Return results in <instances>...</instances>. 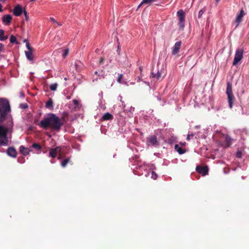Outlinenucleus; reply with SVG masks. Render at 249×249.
I'll use <instances>...</instances> for the list:
<instances>
[{
	"label": "nucleus",
	"instance_id": "f257e3e1",
	"mask_svg": "<svg viewBox=\"0 0 249 249\" xmlns=\"http://www.w3.org/2000/svg\"><path fill=\"white\" fill-rule=\"evenodd\" d=\"M39 125L45 129L50 127L55 130L59 131L62 125V123L59 117L55 114H49L40 121Z\"/></svg>",
	"mask_w": 249,
	"mask_h": 249
},
{
	"label": "nucleus",
	"instance_id": "f03ea898",
	"mask_svg": "<svg viewBox=\"0 0 249 249\" xmlns=\"http://www.w3.org/2000/svg\"><path fill=\"white\" fill-rule=\"evenodd\" d=\"M7 127L0 125V145L8 144L7 133H11L13 131V122L11 117L8 118Z\"/></svg>",
	"mask_w": 249,
	"mask_h": 249
},
{
	"label": "nucleus",
	"instance_id": "7ed1b4c3",
	"mask_svg": "<svg viewBox=\"0 0 249 249\" xmlns=\"http://www.w3.org/2000/svg\"><path fill=\"white\" fill-rule=\"evenodd\" d=\"M10 111V107L8 101L3 98L0 99V123L5 120L6 115Z\"/></svg>",
	"mask_w": 249,
	"mask_h": 249
},
{
	"label": "nucleus",
	"instance_id": "20e7f679",
	"mask_svg": "<svg viewBox=\"0 0 249 249\" xmlns=\"http://www.w3.org/2000/svg\"><path fill=\"white\" fill-rule=\"evenodd\" d=\"M226 94L228 96V101L230 108L232 107V105L234 100V97L232 93L231 84L228 82L227 83V87L226 89Z\"/></svg>",
	"mask_w": 249,
	"mask_h": 249
},
{
	"label": "nucleus",
	"instance_id": "39448f33",
	"mask_svg": "<svg viewBox=\"0 0 249 249\" xmlns=\"http://www.w3.org/2000/svg\"><path fill=\"white\" fill-rule=\"evenodd\" d=\"M146 144L148 146L151 145L156 147L159 146L160 143L157 137L155 135H152L146 138Z\"/></svg>",
	"mask_w": 249,
	"mask_h": 249
},
{
	"label": "nucleus",
	"instance_id": "423d86ee",
	"mask_svg": "<svg viewBox=\"0 0 249 249\" xmlns=\"http://www.w3.org/2000/svg\"><path fill=\"white\" fill-rule=\"evenodd\" d=\"M177 16L178 17V25L180 28L183 29L184 27L185 13L182 10L180 9L177 12Z\"/></svg>",
	"mask_w": 249,
	"mask_h": 249
},
{
	"label": "nucleus",
	"instance_id": "0eeeda50",
	"mask_svg": "<svg viewBox=\"0 0 249 249\" xmlns=\"http://www.w3.org/2000/svg\"><path fill=\"white\" fill-rule=\"evenodd\" d=\"M243 50L242 49H237L234 55L232 65L235 66L243 58Z\"/></svg>",
	"mask_w": 249,
	"mask_h": 249
},
{
	"label": "nucleus",
	"instance_id": "6e6552de",
	"mask_svg": "<svg viewBox=\"0 0 249 249\" xmlns=\"http://www.w3.org/2000/svg\"><path fill=\"white\" fill-rule=\"evenodd\" d=\"M25 41L26 42V46L28 49L27 51L25 52V55L28 60L29 61H32L34 58L33 54V48L27 41L26 40H25Z\"/></svg>",
	"mask_w": 249,
	"mask_h": 249
},
{
	"label": "nucleus",
	"instance_id": "1a4fd4ad",
	"mask_svg": "<svg viewBox=\"0 0 249 249\" xmlns=\"http://www.w3.org/2000/svg\"><path fill=\"white\" fill-rule=\"evenodd\" d=\"M61 151V147L57 146L55 148H51L49 151V157L54 158L56 157L58 152H60Z\"/></svg>",
	"mask_w": 249,
	"mask_h": 249
},
{
	"label": "nucleus",
	"instance_id": "9d476101",
	"mask_svg": "<svg viewBox=\"0 0 249 249\" xmlns=\"http://www.w3.org/2000/svg\"><path fill=\"white\" fill-rule=\"evenodd\" d=\"M196 171L203 176H205L208 174V169L207 167L197 166L196 167Z\"/></svg>",
	"mask_w": 249,
	"mask_h": 249
},
{
	"label": "nucleus",
	"instance_id": "9b49d317",
	"mask_svg": "<svg viewBox=\"0 0 249 249\" xmlns=\"http://www.w3.org/2000/svg\"><path fill=\"white\" fill-rule=\"evenodd\" d=\"M245 15V13L243 9L240 10V13L237 16L236 18L235 19V22L236 23V27L238 26L242 20V18Z\"/></svg>",
	"mask_w": 249,
	"mask_h": 249
},
{
	"label": "nucleus",
	"instance_id": "f8f14e48",
	"mask_svg": "<svg viewBox=\"0 0 249 249\" xmlns=\"http://www.w3.org/2000/svg\"><path fill=\"white\" fill-rule=\"evenodd\" d=\"M23 10L19 4L16 5L13 10V13L16 16H19L23 12Z\"/></svg>",
	"mask_w": 249,
	"mask_h": 249
},
{
	"label": "nucleus",
	"instance_id": "ddd939ff",
	"mask_svg": "<svg viewBox=\"0 0 249 249\" xmlns=\"http://www.w3.org/2000/svg\"><path fill=\"white\" fill-rule=\"evenodd\" d=\"M180 46H181V42L180 41L176 42V43L175 44V45L173 48V50H172V53L173 54L175 55L178 53L179 50L180 48Z\"/></svg>",
	"mask_w": 249,
	"mask_h": 249
},
{
	"label": "nucleus",
	"instance_id": "4468645a",
	"mask_svg": "<svg viewBox=\"0 0 249 249\" xmlns=\"http://www.w3.org/2000/svg\"><path fill=\"white\" fill-rule=\"evenodd\" d=\"M7 154L12 157L15 158L17 156V151L13 147H9L7 151Z\"/></svg>",
	"mask_w": 249,
	"mask_h": 249
},
{
	"label": "nucleus",
	"instance_id": "2eb2a0df",
	"mask_svg": "<svg viewBox=\"0 0 249 249\" xmlns=\"http://www.w3.org/2000/svg\"><path fill=\"white\" fill-rule=\"evenodd\" d=\"M12 18V16L10 15H6L2 17V20L4 23L8 25L11 22Z\"/></svg>",
	"mask_w": 249,
	"mask_h": 249
},
{
	"label": "nucleus",
	"instance_id": "dca6fc26",
	"mask_svg": "<svg viewBox=\"0 0 249 249\" xmlns=\"http://www.w3.org/2000/svg\"><path fill=\"white\" fill-rule=\"evenodd\" d=\"M19 150L20 153L25 156L29 155L30 151H32L30 150L28 148L24 147L23 145L20 146Z\"/></svg>",
	"mask_w": 249,
	"mask_h": 249
},
{
	"label": "nucleus",
	"instance_id": "f3484780",
	"mask_svg": "<svg viewBox=\"0 0 249 249\" xmlns=\"http://www.w3.org/2000/svg\"><path fill=\"white\" fill-rule=\"evenodd\" d=\"M232 139L229 137V136L227 135L225 137V141H224V144L225 146L226 147H229L231 145L232 143Z\"/></svg>",
	"mask_w": 249,
	"mask_h": 249
},
{
	"label": "nucleus",
	"instance_id": "a211bd4d",
	"mask_svg": "<svg viewBox=\"0 0 249 249\" xmlns=\"http://www.w3.org/2000/svg\"><path fill=\"white\" fill-rule=\"evenodd\" d=\"M112 115L108 112L106 113L102 117V119L103 120H112Z\"/></svg>",
	"mask_w": 249,
	"mask_h": 249
},
{
	"label": "nucleus",
	"instance_id": "6ab92c4d",
	"mask_svg": "<svg viewBox=\"0 0 249 249\" xmlns=\"http://www.w3.org/2000/svg\"><path fill=\"white\" fill-rule=\"evenodd\" d=\"M175 149L179 154H183L186 152V151L180 147L178 144H176L175 145Z\"/></svg>",
	"mask_w": 249,
	"mask_h": 249
},
{
	"label": "nucleus",
	"instance_id": "aec40b11",
	"mask_svg": "<svg viewBox=\"0 0 249 249\" xmlns=\"http://www.w3.org/2000/svg\"><path fill=\"white\" fill-rule=\"evenodd\" d=\"M157 0H142L141 3L138 6V9L139 8L142 4H149L153 2L156 1Z\"/></svg>",
	"mask_w": 249,
	"mask_h": 249
},
{
	"label": "nucleus",
	"instance_id": "412c9836",
	"mask_svg": "<svg viewBox=\"0 0 249 249\" xmlns=\"http://www.w3.org/2000/svg\"><path fill=\"white\" fill-rule=\"evenodd\" d=\"M4 31L2 29H0V40L1 41H4L8 38V36H4Z\"/></svg>",
	"mask_w": 249,
	"mask_h": 249
},
{
	"label": "nucleus",
	"instance_id": "4be33fe9",
	"mask_svg": "<svg viewBox=\"0 0 249 249\" xmlns=\"http://www.w3.org/2000/svg\"><path fill=\"white\" fill-rule=\"evenodd\" d=\"M70 162V158H68L63 160H62L61 162V165L63 167H65L67 164Z\"/></svg>",
	"mask_w": 249,
	"mask_h": 249
},
{
	"label": "nucleus",
	"instance_id": "5701e85b",
	"mask_svg": "<svg viewBox=\"0 0 249 249\" xmlns=\"http://www.w3.org/2000/svg\"><path fill=\"white\" fill-rule=\"evenodd\" d=\"M153 77L156 78L157 80H159L161 76V72L160 71H158L156 73H152Z\"/></svg>",
	"mask_w": 249,
	"mask_h": 249
},
{
	"label": "nucleus",
	"instance_id": "b1692460",
	"mask_svg": "<svg viewBox=\"0 0 249 249\" xmlns=\"http://www.w3.org/2000/svg\"><path fill=\"white\" fill-rule=\"evenodd\" d=\"M45 107L47 108H52L53 107V102L52 99H50L46 103Z\"/></svg>",
	"mask_w": 249,
	"mask_h": 249
},
{
	"label": "nucleus",
	"instance_id": "393cba45",
	"mask_svg": "<svg viewBox=\"0 0 249 249\" xmlns=\"http://www.w3.org/2000/svg\"><path fill=\"white\" fill-rule=\"evenodd\" d=\"M58 85L57 83H53L50 86V89L52 91H55L57 88Z\"/></svg>",
	"mask_w": 249,
	"mask_h": 249
},
{
	"label": "nucleus",
	"instance_id": "a878e982",
	"mask_svg": "<svg viewBox=\"0 0 249 249\" xmlns=\"http://www.w3.org/2000/svg\"><path fill=\"white\" fill-rule=\"evenodd\" d=\"M10 41L11 43L18 44L16 37L13 35H11L10 37Z\"/></svg>",
	"mask_w": 249,
	"mask_h": 249
},
{
	"label": "nucleus",
	"instance_id": "bb28decb",
	"mask_svg": "<svg viewBox=\"0 0 249 249\" xmlns=\"http://www.w3.org/2000/svg\"><path fill=\"white\" fill-rule=\"evenodd\" d=\"M32 147L38 151H40L41 150V146L38 143H35L33 144Z\"/></svg>",
	"mask_w": 249,
	"mask_h": 249
},
{
	"label": "nucleus",
	"instance_id": "cd10ccee",
	"mask_svg": "<svg viewBox=\"0 0 249 249\" xmlns=\"http://www.w3.org/2000/svg\"><path fill=\"white\" fill-rule=\"evenodd\" d=\"M69 52V49H66L63 50V53H62V56L63 58H65L68 54Z\"/></svg>",
	"mask_w": 249,
	"mask_h": 249
},
{
	"label": "nucleus",
	"instance_id": "c85d7f7f",
	"mask_svg": "<svg viewBox=\"0 0 249 249\" xmlns=\"http://www.w3.org/2000/svg\"><path fill=\"white\" fill-rule=\"evenodd\" d=\"M151 177L153 179H156L157 178H158V175H157V174L154 171H152L151 172Z\"/></svg>",
	"mask_w": 249,
	"mask_h": 249
},
{
	"label": "nucleus",
	"instance_id": "c756f323",
	"mask_svg": "<svg viewBox=\"0 0 249 249\" xmlns=\"http://www.w3.org/2000/svg\"><path fill=\"white\" fill-rule=\"evenodd\" d=\"M123 77V75L122 74H119V76H118V78L117 79V82L119 83H122V79Z\"/></svg>",
	"mask_w": 249,
	"mask_h": 249
},
{
	"label": "nucleus",
	"instance_id": "7c9ffc66",
	"mask_svg": "<svg viewBox=\"0 0 249 249\" xmlns=\"http://www.w3.org/2000/svg\"><path fill=\"white\" fill-rule=\"evenodd\" d=\"M205 11V10L204 9H201L199 11L198 16V18H200L201 17Z\"/></svg>",
	"mask_w": 249,
	"mask_h": 249
},
{
	"label": "nucleus",
	"instance_id": "2f4dec72",
	"mask_svg": "<svg viewBox=\"0 0 249 249\" xmlns=\"http://www.w3.org/2000/svg\"><path fill=\"white\" fill-rule=\"evenodd\" d=\"M23 12L24 13V15L25 16V20H28V19H29V17L27 15V11L25 10V9H24L23 11Z\"/></svg>",
	"mask_w": 249,
	"mask_h": 249
},
{
	"label": "nucleus",
	"instance_id": "473e14b6",
	"mask_svg": "<svg viewBox=\"0 0 249 249\" xmlns=\"http://www.w3.org/2000/svg\"><path fill=\"white\" fill-rule=\"evenodd\" d=\"M236 157L238 158H242V152L241 151H237L236 153Z\"/></svg>",
	"mask_w": 249,
	"mask_h": 249
},
{
	"label": "nucleus",
	"instance_id": "72a5a7b5",
	"mask_svg": "<svg viewBox=\"0 0 249 249\" xmlns=\"http://www.w3.org/2000/svg\"><path fill=\"white\" fill-rule=\"evenodd\" d=\"M72 102L75 107L77 106L79 104V102L76 100H73Z\"/></svg>",
	"mask_w": 249,
	"mask_h": 249
},
{
	"label": "nucleus",
	"instance_id": "f704fd0d",
	"mask_svg": "<svg viewBox=\"0 0 249 249\" xmlns=\"http://www.w3.org/2000/svg\"><path fill=\"white\" fill-rule=\"evenodd\" d=\"M4 48V45L2 43H0V52L3 51Z\"/></svg>",
	"mask_w": 249,
	"mask_h": 249
},
{
	"label": "nucleus",
	"instance_id": "c9c22d12",
	"mask_svg": "<svg viewBox=\"0 0 249 249\" xmlns=\"http://www.w3.org/2000/svg\"><path fill=\"white\" fill-rule=\"evenodd\" d=\"M194 135L193 134H188V135H187V140L188 141H189V140H190V137H193V136H194Z\"/></svg>",
	"mask_w": 249,
	"mask_h": 249
},
{
	"label": "nucleus",
	"instance_id": "e433bc0d",
	"mask_svg": "<svg viewBox=\"0 0 249 249\" xmlns=\"http://www.w3.org/2000/svg\"><path fill=\"white\" fill-rule=\"evenodd\" d=\"M50 20L53 23H57V21L53 18H50Z\"/></svg>",
	"mask_w": 249,
	"mask_h": 249
},
{
	"label": "nucleus",
	"instance_id": "4c0bfd02",
	"mask_svg": "<svg viewBox=\"0 0 249 249\" xmlns=\"http://www.w3.org/2000/svg\"><path fill=\"white\" fill-rule=\"evenodd\" d=\"M141 77L142 76H139L138 77L137 82H139L141 80Z\"/></svg>",
	"mask_w": 249,
	"mask_h": 249
},
{
	"label": "nucleus",
	"instance_id": "58836bf2",
	"mask_svg": "<svg viewBox=\"0 0 249 249\" xmlns=\"http://www.w3.org/2000/svg\"><path fill=\"white\" fill-rule=\"evenodd\" d=\"M2 12V6H1V4L0 3V12Z\"/></svg>",
	"mask_w": 249,
	"mask_h": 249
},
{
	"label": "nucleus",
	"instance_id": "ea45409f",
	"mask_svg": "<svg viewBox=\"0 0 249 249\" xmlns=\"http://www.w3.org/2000/svg\"><path fill=\"white\" fill-rule=\"evenodd\" d=\"M179 144H180V145H183V146H184V145H185V144H186V142H184V143L180 142Z\"/></svg>",
	"mask_w": 249,
	"mask_h": 249
},
{
	"label": "nucleus",
	"instance_id": "a19ab883",
	"mask_svg": "<svg viewBox=\"0 0 249 249\" xmlns=\"http://www.w3.org/2000/svg\"><path fill=\"white\" fill-rule=\"evenodd\" d=\"M56 23L57 25H58V26H61V24H60V23H59L57 21V23Z\"/></svg>",
	"mask_w": 249,
	"mask_h": 249
},
{
	"label": "nucleus",
	"instance_id": "79ce46f5",
	"mask_svg": "<svg viewBox=\"0 0 249 249\" xmlns=\"http://www.w3.org/2000/svg\"><path fill=\"white\" fill-rule=\"evenodd\" d=\"M6 0H0V1H1V2H5Z\"/></svg>",
	"mask_w": 249,
	"mask_h": 249
},
{
	"label": "nucleus",
	"instance_id": "37998d69",
	"mask_svg": "<svg viewBox=\"0 0 249 249\" xmlns=\"http://www.w3.org/2000/svg\"><path fill=\"white\" fill-rule=\"evenodd\" d=\"M51 162L52 163H53L54 162V160H51Z\"/></svg>",
	"mask_w": 249,
	"mask_h": 249
},
{
	"label": "nucleus",
	"instance_id": "c03bdc74",
	"mask_svg": "<svg viewBox=\"0 0 249 249\" xmlns=\"http://www.w3.org/2000/svg\"><path fill=\"white\" fill-rule=\"evenodd\" d=\"M27 107V106L26 105L24 106L23 107H24V108H26V107Z\"/></svg>",
	"mask_w": 249,
	"mask_h": 249
},
{
	"label": "nucleus",
	"instance_id": "a18cd8bd",
	"mask_svg": "<svg viewBox=\"0 0 249 249\" xmlns=\"http://www.w3.org/2000/svg\"><path fill=\"white\" fill-rule=\"evenodd\" d=\"M61 159V157L60 156H59L57 158L58 160H60Z\"/></svg>",
	"mask_w": 249,
	"mask_h": 249
},
{
	"label": "nucleus",
	"instance_id": "49530a36",
	"mask_svg": "<svg viewBox=\"0 0 249 249\" xmlns=\"http://www.w3.org/2000/svg\"><path fill=\"white\" fill-rule=\"evenodd\" d=\"M65 79V80H67V78H66V77L65 78V79Z\"/></svg>",
	"mask_w": 249,
	"mask_h": 249
},
{
	"label": "nucleus",
	"instance_id": "de8ad7c7",
	"mask_svg": "<svg viewBox=\"0 0 249 249\" xmlns=\"http://www.w3.org/2000/svg\"><path fill=\"white\" fill-rule=\"evenodd\" d=\"M140 71H142V68H140Z\"/></svg>",
	"mask_w": 249,
	"mask_h": 249
},
{
	"label": "nucleus",
	"instance_id": "09e8293b",
	"mask_svg": "<svg viewBox=\"0 0 249 249\" xmlns=\"http://www.w3.org/2000/svg\"><path fill=\"white\" fill-rule=\"evenodd\" d=\"M34 0H31V1H34Z\"/></svg>",
	"mask_w": 249,
	"mask_h": 249
}]
</instances>
